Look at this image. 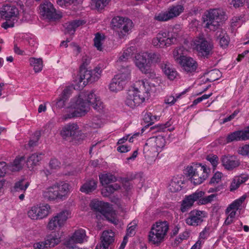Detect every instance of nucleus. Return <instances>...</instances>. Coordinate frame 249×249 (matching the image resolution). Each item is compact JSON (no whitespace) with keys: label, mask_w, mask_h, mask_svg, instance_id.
I'll use <instances>...</instances> for the list:
<instances>
[{"label":"nucleus","mask_w":249,"mask_h":249,"mask_svg":"<svg viewBox=\"0 0 249 249\" xmlns=\"http://www.w3.org/2000/svg\"><path fill=\"white\" fill-rule=\"evenodd\" d=\"M89 104L97 111H100L104 108L103 102L95 94L93 90L80 92L77 96L71 99V107L74 110L68 114L66 119L85 115L90 109Z\"/></svg>","instance_id":"f257e3e1"},{"label":"nucleus","mask_w":249,"mask_h":249,"mask_svg":"<svg viewBox=\"0 0 249 249\" xmlns=\"http://www.w3.org/2000/svg\"><path fill=\"white\" fill-rule=\"evenodd\" d=\"M151 90V87L147 82L143 80L137 81L127 92L125 105L131 108L139 106L149 97Z\"/></svg>","instance_id":"f03ea898"},{"label":"nucleus","mask_w":249,"mask_h":249,"mask_svg":"<svg viewBox=\"0 0 249 249\" xmlns=\"http://www.w3.org/2000/svg\"><path fill=\"white\" fill-rule=\"evenodd\" d=\"M70 192V185L65 182L56 183L43 192V197L50 201L64 200Z\"/></svg>","instance_id":"7ed1b4c3"},{"label":"nucleus","mask_w":249,"mask_h":249,"mask_svg":"<svg viewBox=\"0 0 249 249\" xmlns=\"http://www.w3.org/2000/svg\"><path fill=\"white\" fill-rule=\"evenodd\" d=\"M169 230V224L166 221H159L151 227L148 234L149 243L156 246L162 243Z\"/></svg>","instance_id":"20e7f679"},{"label":"nucleus","mask_w":249,"mask_h":249,"mask_svg":"<svg viewBox=\"0 0 249 249\" xmlns=\"http://www.w3.org/2000/svg\"><path fill=\"white\" fill-rule=\"evenodd\" d=\"M227 19L225 12L219 9H211L205 15L203 21L205 27L212 31L218 28L220 23Z\"/></svg>","instance_id":"39448f33"},{"label":"nucleus","mask_w":249,"mask_h":249,"mask_svg":"<svg viewBox=\"0 0 249 249\" xmlns=\"http://www.w3.org/2000/svg\"><path fill=\"white\" fill-rule=\"evenodd\" d=\"M204 194V192L197 190L194 193L186 196L183 200L181 204V211L182 212H186L193 205L195 201L198 200L199 204H206L211 202L216 196L215 195L212 194L209 196L202 197Z\"/></svg>","instance_id":"423d86ee"},{"label":"nucleus","mask_w":249,"mask_h":249,"mask_svg":"<svg viewBox=\"0 0 249 249\" xmlns=\"http://www.w3.org/2000/svg\"><path fill=\"white\" fill-rule=\"evenodd\" d=\"M210 169L206 166H190L186 168V175L194 185L201 184L208 177Z\"/></svg>","instance_id":"0eeeda50"},{"label":"nucleus","mask_w":249,"mask_h":249,"mask_svg":"<svg viewBox=\"0 0 249 249\" xmlns=\"http://www.w3.org/2000/svg\"><path fill=\"white\" fill-rule=\"evenodd\" d=\"M111 24L114 30H118L119 37L124 38L133 27V23L130 19L122 17H116L111 20Z\"/></svg>","instance_id":"6e6552de"},{"label":"nucleus","mask_w":249,"mask_h":249,"mask_svg":"<svg viewBox=\"0 0 249 249\" xmlns=\"http://www.w3.org/2000/svg\"><path fill=\"white\" fill-rule=\"evenodd\" d=\"M178 35L176 33L160 32L152 40L153 45L157 48H164L176 43Z\"/></svg>","instance_id":"1a4fd4ad"},{"label":"nucleus","mask_w":249,"mask_h":249,"mask_svg":"<svg viewBox=\"0 0 249 249\" xmlns=\"http://www.w3.org/2000/svg\"><path fill=\"white\" fill-rule=\"evenodd\" d=\"M194 45L199 54L208 58L213 54V45L210 39H207L203 36L197 37L194 40Z\"/></svg>","instance_id":"9d476101"},{"label":"nucleus","mask_w":249,"mask_h":249,"mask_svg":"<svg viewBox=\"0 0 249 249\" xmlns=\"http://www.w3.org/2000/svg\"><path fill=\"white\" fill-rule=\"evenodd\" d=\"M130 71L126 68L124 71L116 74L109 85L111 91L117 92L122 90L129 79Z\"/></svg>","instance_id":"9b49d317"},{"label":"nucleus","mask_w":249,"mask_h":249,"mask_svg":"<svg viewBox=\"0 0 249 249\" xmlns=\"http://www.w3.org/2000/svg\"><path fill=\"white\" fill-rule=\"evenodd\" d=\"M40 13L45 19L52 20L59 19L62 17L60 12H57L53 4L48 1H45L39 7Z\"/></svg>","instance_id":"f8f14e48"},{"label":"nucleus","mask_w":249,"mask_h":249,"mask_svg":"<svg viewBox=\"0 0 249 249\" xmlns=\"http://www.w3.org/2000/svg\"><path fill=\"white\" fill-rule=\"evenodd\" d=\"M184 8L182 5L177 4L170 6L168 11L155 16V19L160 21H165L178 16L183 12Z\"/></svg>","instance_id":"ddd939ff"},{"label":"nucleus","mask_w":249,"mask_h":249,"mask_svg":"<svg viewBox=\"0 0 249 249\" xmlns=\"http://www.w3.org/2000/svg\"><path fill=\"white\" fill-rule=\"evenodd\" d=\"M69 215V211H62L52 217L47 225V228L51 231L60 229L66 223Z\"/></svg>","instance_id":"4468645a"},{"label":"nucleus","mask_w":249,"mask_h":249,"mask_svg":"<svg viewBox=\"0 0 249 249\" xmlns=\"http://www.w3.org/2000/svg\"><path fill=\"white\" fill-rule=\"evenodd\" d=\"M135 64L139 70L145 74L151 72L150 65L147 60V53H138L135 57Z\"/></svg>","instance_id":"2eb2a0df"},{"label":"nucleus","mask_w":249,"mask_h":249,"mask_svg":"<svg viewBox=\"0 0 249 249\" xmlns=\"http://www.w3.org/2000/svg\"><path fill=\"white\" fill-rule=\"evenodd\" d=\"M1 17L6 20L12 18H18L19 15V11L14 5L6 4L2 6L0 10Z\"/></svg>","instance_id":"dca6fc26"},{"label":"nucleus","mask_w":249,"mask_h":249,"mask_svg":"<svg viewBox=\"0 0 249 249\" xmlns=\"http://www.w3.org/2000/svg\"><path fill=\"white\" fill-rule=\"evenodd\" d=\"M80 133V131L78 126L74 123L66 125L61 131V135L63 137H71L75 141L79 140L78 136Z\"/></svg>","instance_id":"f3484780"},{"label":"nucleus","mask_w":249,"mask_h":249,"mask_svg":"<svg viewBox=\"0 0 249 249\" xmlns=\"http://www.w3.org/2000/svg\"><path fill=\"white\" fill-rule=\"evenodd\" d=\"M204 213L200 211H193L189 213V216L186 219V223L193 226L200 225L203 221Z\"/></svg>","instance_id":"a211bd4d"},{"label":"nucleus","mask_w":249,"mask_h":249,"mask_svg":"<svg viewBox=\"0 0 249 249\" xmlns=\"http://www.w3.org/2000/svg\"><path fill=\"white\" fill-rule=\"evenodd\" d=\"M71 94V89L68 88H65L59 97L53 102V105L56 108L61 109L66 106V102L68 101Z\"/></svg>","instance_id":"6ab92c4d"},{"label":"nucleus","mask_w":249,"mask_h":249,"mask_svg":"<svg viewBox=\"0 0 249 249\" xmlns=\"http://www.w3.org/2000/svg\"><path fill=\"white\" fill-rule=\"evenodd\" d=\"M222 163L225 169L232 170L239 166V160L234 156H225L222 159Z\"/></svg>","instance_id":"aec40b11"},{"label":"nucleus","mask_w":249,"mask_h":249,"mask_svg":"<svg viewBox=\"0 0 249 249\" xmlns=\"http://www.w3.org/2000/svg\"><path fill=\"white\" fill-rule=\"evenodd\" d=\"M100 249H108V247L114 241V233L112 231H105L101 238Z\"/></svg>","instance_id":"412c9836"},{"label":"nucleus","mask_w":249,"mask_h":249,"mask_svg":"<svg viewBox=\"0 0 249 249\" xmlns=\"http://www.w3.org/2000/svg\"><path fill=\"white\" fill-rule=\"evenodd\" d=\"M86 236L85 231L79 229L76 231L67 241L68 246H71L75 243H82Z\"/></svg>","instance_id":"4be33fe9"},{"label":"nucleus","mask_w":249,"mask_h":249,"mask_svg":"<svg viewBox=\"0 0 249 249\" xmlns=\"http://www.w3.org/2000/svg\"><path fill=\"white\" fill-rule=\"evenodd\" d=\"M178 64L183 69L188 72H192L196 71L197 68V63L192 58L185 57Z\"/></svg>","instance_id":"5701e85b"},{"label":"nucleus","mask_w":249,"mask_h":249,"mask_svg":"<svg viewBox=\"0 0 249 249\" xmlns=\"http://www.w3.org/2000/svg\"><path fill=\"white\" fill-rule=\"evenodd\" d=\"M109 205V203L104 202L97 200H93L91 201L90 206L92 210L103 213Z\"/></svg>","instance_id":"b1692460"},{"label":"nucleus","mask_w":249,"mask_h":249,"mask_svg":"<svg viewBox=\"0 0 249 249\" xmlns=\"http://www.w3.org/2000/svg\"><path fill=\"white\" fill-rule=\"evenodd\" d=\"M245 135L244 130L235 131L228 135L226 142L229 143L233 141H245Z\"/></svg>","instance_id":"393cba45"},{"label":"nucleus","mask_w":249,"mask_h":249,"mask_svg":"<svg viewBox=\"0 0 249 249\" xmlns=\"http://www.w3.org/2000/svg\"><path fill=\"white\" fill-rule=\"evenodd\" d=\"M216 36L221 47L225 48L228 46L230 38L225 31L221 29H219L216 33Z\"/></svg>","instance_id":"a878e982"},{"label":"nucleus","mask_w":249,"mask_h":249,"mask_svg":"<svg viewBox=\"0 0 249 249\" xmlns=\"http://www.w3.org/2000/svg\"><path fill=\"white\" fill-rule=\"evenodd\" d=\"M85 23V22L84 20H73L68 23H66L64 25L66 33L69 34H73L76 29Z\"/></svg>","instance_id":"bb28decb"},{"label":"nucleus","mask_w":249,"mask_h":249,"mask_svg":"<svg viewBox=\"0 0 249 249\" xmlns=\"http://www.w3.org/2000/svg\"><path fill=\"white\" fill-rule=\"evenodd\" d=\"M42 156L41 153H34L30 156L26 160L28 167L33 168L39 165V161L42 160Z\"/></svg>","instance_id":"cd10ccee"},{"label":"nucleus","mask_w":249,"mask_h":249,"mask_svg":"<svg viewBox=\"0 0 249 249\" xmlns=\"http://www.w3.org/2000/svg\"><path fill=\"white\" fill-rule=\"evenodd\" d=\"M102 214L106 218L107 220L110 222L117 225L118 223V220L116 218V214L115 212L113 211L110 205L107 207V209Z\"/></svg>","instance_id":"c85d7f7f"},{"label":"nucleus","mask_w":249,"mask_h":249,"mask_svg":"<svg viewBox=\"0 0 249 249\" xmlns=\"http://www.w3.org/2000/svg\"><path fill=\"white\" fill-rule=\"evenodd\" d=\"M25 158L24 156L17 157L13 162L8 166L9 170L12 172L18 171L22 169L23 162Z\"/></svg>","instance_id":"c756f323"},{"label":"nucleus","mask_w":249,"mask_h":249,"mask_svg":"<svg viewBox=\"0 0 249 249\" xmlns=\"http://www.w3.org/2000/svg\"><path fill=\"white\" fill-rule=\"evenodd\" d=\"M91 71L86 69H80L79 82H83V85H86L88 83H91Z\"/></svg>","instance_id":"7c9ffc66"},{"label":"nucleus","mask_w":249,"mask_h":249,"mask_svg":"<svg viewBox=\"0 0 249 249\" xmlns=\"http://www.w3.org/2000/svg\"><path fill=\"white\" fill-rule=\"evenodd\" d=\"M248 179L247 176L235 177L232 180L230 186V190L232 192L239 188L240 185L244 183Z\"/></svg>","instance_id":"2f4dec72"},{"label":"nucleus","mask_w":249,"mask_h":249,"mask_svg":"<svg viewBox=\"0 0 249 249\" xmlns=\"http://www.w3.org/2000/svg\"><path fill=\"white\" fill-rule=\"evenodd\" d=\"M162 69L165 74L171 80H173L177 77L178 75L177 71L169 64H164L162 66Z\"/></svg>","instance_id":"473e14b6"},{"label":"nucleus","mask_w":249,"mask_h":249,"mask_svg":"<svg viewBox=\"0 0 249 249\" xmlns=\"http://www.w3.org/2000/svg\"><path fill=\"white\" fill-rule=\"evenodd\" d=\"M97 188V182L90 180L85 182L80 188V191L86 194H89L94 191Z\"/></svg>","instance_id":"72a5a7b5"},{"label":"nucleus","mask_w":249,"mask_h":249,"mask_svg":"<svg viewBox=\"0 0 249 249\" xmlns=\"http://www.w3.org/2000/svg\"><path fill=\"white\" fill-rule=\"evenodd\" d=\"M29 184L30 183L28 181L24 183V179L21 178L15 182L12 191L13 192H23L24 193Z\"/></svg>","instance_id":"f704fd0d"},{"label":"nucleus","mask_w":249,"mask_h":249,"mask_svg":"<svg viewBox=\"0 0 249 249\" xmlns=\"http://www.w3.org/2000/svg\"><path fill=\"white\" fill-rule=\"evenodd\" d=\"M246 196L244 195L239 198L234 200L231 203L226 209V212L229 213L231 210H238L241 209V206L243 202L245 201Z\"/></svg>","instance_id":"c9c22d12"},{"label":"nucleus","mask_w":249,"mask_h":249,"mask_svg":"<svg viewBox=\"0 0 249 249\" xmlns=\"http://www.w3.org/2000/svg\"><path fill=\"white\" fill-rule=\"evenodd\" d=\"M48 248L53 247L60 242V239L55 233L48 235L45 239Z\"/></svg>","instance_id":"e433bc0d"},{"label":"nucleus","mask_w":249,"mask_h":249,"mask_svg":"<svg viewBox=\"0 0 249 249\" xmlns=\"http://www.w3.org/2000/svg\"><path fill=\"white\" fill-rule=\"evenodd\" d=\"M36 208H37V216H38V219H42L48 215L49 211L50 209V207L49 205L46 204L40 206L36 205Z\"/></svg>","instance_id":"4c0bfd02"},{"label":"nucleus","mask_w":249,"mask_h":249,"mask_svg":"<svg viewBox=\"0 0 249 249\" xmlns=\"http://www.w3.org/2000/svg\"><path fill=\"white\" fill-rule=\"evenodd\" d=\"M207 76L206 81L210 82L218 80L221 76V72L217 69L212 70L207 73H205Z\"/></svg>","instance_id":"58836bf2"},{"label":"nucleus","mask_w":249,"mask_h":249,"mask_svg":"<svg viewBox=\"0 0 249 249\" xmlns=\"http://www.w3.org/2000/svg\"><path fill=\"white\" fill-rule=\"evenodd\" d=\"M185 49L183 47H179L176 48L173 53V55L175 60L177 63L182 62V60L185 57L184 52Z\"/></svg>","instance_id":"ea45409f"},{"label":"nucleus","mask_w":249,"mask_h":249,"mask_svg":"<svg viewBox=\"0 0 249 249\" xmlns=\"http://www.w3.org/2000/svg\"><path fill=\"white\" fill-rule=\"evenodd\" d=\"M100 181L103 185H108L116 181V177L111 174H103L99 176Z\"/></svg>","instance_id":"a19ab883"},{"label":"nucleus","mask_w":249,"mask_h":249,"mask_svg":"<svg viewBox=\"0 0 249 249\" xmlns=\"http://www.w3.org/2000/svg\"><path fill=\"white\" fill-rule=\"evenodd\" d=\"M29 61L30 65L34 67V70L36 72L40 71L43 67V61L41 58H35L32 57L30 58Z\"/></svg>","instance_id":"79ce46f5"},{"label":"nucleus","mask_w":249,"mask_h":249,"mask_svg":"<svg viewBox=\"0 0 249 249\" xmlns=\"http://www.w3.org/2000/svg\"><path fill=\"white\" fill-rule=\"evenodd\" d=\"M121 188L120 186L115 183L107 186L105 189L102 190V194L105 196H107L113 193L115 191H117Z\"/></svg>","instance_id":"37998d69"},{"label":"nucleus","mask_w":249,"mask_h":249,"mask_svg":"<svg viewBox=\"0 0 249 249\" xmlns=\"http://www.w3.org/2000/svg\"><path fill=\"white\" fill-rule=\"evenodd\" d=\"M182 184L181 180L178 179L177 178H174L169 185V190L172 192H176L179 191L181 189V184Z\"/></svg>","instance_id":"c03bdc74"},{"label":"nucleus","mask_w":249,"mask_h":249,"mask_svg":"<svg viewBox=\"0 0 249 249\" xmlns=\"http://www.w3.org/2000/svg\"><path fill=\"white\" fill-rule=\"evenodd\" d=\"M110 0H91V5L95 8L100 10L103 9L106 6Z\"/></svg>","instance_id":"a18cd8bd"},{"label":"nucleus","mask_w":249,"mask_h":249,"mask_svg":"<svg viewBox=\"0 0 249 249\" xmlns=\"http://www.w3.org/2000/svg\"><path fill=\"white\" fill-rule=\"evenodd\" d=\"M104 38V36H102L101 34L99 33L96 34L94 39V45L97 49L100 51H101L103 50L101 41L103 40Z\"/></svg>","instance_id":"49530a36"},{"label":"nucleus","mask_w":249,"mask_h":249,"mask_svg":"<svg viewBox=\"0 0 249 249\" xmlns=\"http://www.w3.org/2000/svg\"><path fill=\"white\" fill-rule=\"evenodd\" d=\"M91 71V83L97 81L101 77L102 70L100 67H96Z\"/></svg>","instance_id":"de8ad7c7"},{"label":"nucleus","mask_w":249,"mask_h":249,"mask_svg":"<svg viewBox=\"0 0 249 249\" xmlns=\"http://www.w3.org/2000/svg\"><path fill=\"white\" fill-rule=\"evenodd\" d=\"M164 139L162 137H156L155 139V144L154 146H152L151 147V150H153L154 151V154L153 156H155L156 154L157 151L155 149V147L161 148L164 146Z\"/></svg>","instance_id":"09e8293b"},{"label":"nucleus","mask_w":249,"mask_h":249,"mask_svg":"<svg viewBox=\"0 0 249 249\" xmlns=\"http://www.w3.org/2000/svg\"><path fill=\"white\" fill-rule=\"evenodd\" d=\"M132 55V50L131 48H128L125 50L123 54L119 57V61L120 62L126 61L129 58H131Z\"/></svg>","instance_id":"8fccbe9b"},{"label":"nucleus","mask_w":249,"mask_h":249,"mask_svg":"<svg viewBox=\"0 0 249 249\" xmlns=\"http://www.w3.org/2000/svg\"><path fill=\"white\" fill-rule=\"evenodd\" d=\"M147 58L152 62L159 63L162 59V57L160 54L157 53H147Z\"/></svg>","instance_id":"3c124183"},{"label":"nucleus","mask_w":249,"mask_h":249,"mask_svg":"<svg viewBox=\"0 0 249 249\" xmlns=\"http://www.w3.org/2000/svg\"><path fill=\"white\" fill-rule=\"evenodd\" d=\"M238 152L240 155L247 156L249 158V143L240 147L238 148Z\"/></svg>","instance_id":"603ef678"},{"label":"nucleus","mask_w":249,"mask_h":249,"mask_svg":"<svg viewBox=\"0 0 249 249\" xmlns=\"http://www.w3.org/2000/svg\"><path fill=\"white\" fill-rule=\"evenodd\" d=\"M222 174L220 172H217L215 173L213 177L211 178L210 181V184H215L218 183L221 180Z\"/></svg>","instance_id":"864d4df0"},{"label":"nucleus","mask_w":249,"mask_h":249,"mask_svg":"<svg viewBox=\"0 0 249 249\" xmlns=\"http://www.w3.org/2000/svg\"><path fill=\"white\" fill-rule=\"evenodd\" d=\"M37 208L36 206H34L28 212V216L33 220H37L38 217L37 216V213L36 212Z\"/></svg>","instance_id":"5fc2aeb1"},{"label":"nucleus","mask_w":249,"mask_h":249,"mask_svg":"<svg viewBox=\"0 0 249 249\" xmlns=\"http://www.w3.org/2000/svg\"><path fill=\"white\" fill-rule=\"evenodd\" d=\"M206 159L209 161L213 167L216 166L218 163V157L215 155H209L207 156Z\"/></svg>","instance_id":"6e6d98bb"},{"label":"nucleus","mask_w":249,"mask_h":249,"mask_svg":"<svg viewBox=\"0 0 249 249\" xmlns=\"http://www.w3.org/2000/svg\"><path fill=\"white\" fill-rule=\"evenodd\" d=\"M47 244L45 240L43 241L36 242L34 244L33 247L35 249H46L48 248Z\"/></svg>","instance_id":"4d7b16f0"},{"label":"nucleus","mask_w":249,"mask_h":249,"mask_svg":"<svg viewBox=\"0 0 249 249\" xmlns=\"http://www.w3.org/2000/svg\"><path fill=\"white\" fill-rule=\"evenodd\" d=\"M82 63L80 67V69H86L87 66L90 63V58L87 55L84 56L82 57Z\"/></svg>","instance_id":"13d9d810"},{"label":"nucleus","mask_w":249,"mask_h":249,"mask_svg":"<svg viewBox=\"0 0 249 249\" xmlns=\"http://www.w3.org/2000/svg\"><path fill=\"white\" fill-rule=\"evenodd\" d=\"M241 23V18L239 17H234L231 20V26L232 27L240 26Z\"/></svg>","instance_id":"bf43d9fd"},{"label":"nucleus","mask_w":249,"mask_h":249,"mask_svg":"<svg viewBox=\"0 0 249 249\" xmlns=\"http://www.w3.org/2000/svg\"><path fill=\"white\" fill-rule=\"evenodd\" d=\"M60 164V162L56 159H52L49 163L50 167L54 169L59 167Z\"/></svg>","instance_id":"052dcab7"},{"label":"nucleus","mask_w":249,"mask_h":249,"mask_svg":"<svg viewBox=\"0 0 249 249\" xmlns=\"http://www.w3.org/2000/svg\"><path fill=\"white\" fill-rule=\"evenodd\" d=\"M245 2V0H232L230 4L234 8H237L242 6Z\"/></svg>","instance_id":"680f3d73"},{"label":"nucleus","mask_w":249,"mask_h":249,"mask_svg":"<svg viewBox=\"0 0 249 249\" xmlns=\"http://www.w3.org/2000/svg\"><path fill=\"white\" fill-rule=\"evenodd\" d=\"M7 167L4 162H0V177L4 176L6 174Z\"/></svg>","instance_id":"e2e57ef3"},{"label":"nucleus","mask_w":249,"mask_h":249,"mask_svg":"<svg viewBox=\"0 0 249 249\" xmlns=\"http://www.w3.org/2000/svg\"><path fill=\"white\" fill-rule=\"evenodd\" d=\"M180 94L177 96L175 98L174 96H170L165 99V103L170 105H173L177 101V99L179 98Z\"/></svg>","instance_id":"0e129e2a"},{"label":"nucleus","mask_w":249,"mask_h":249,"mask_svg":"<svg viewBox=\"0 0 249 249\" xmlns=\"http://www.w3.org/2000/svg\"><path fill=\"white\" fill-rule=\"evenodd\" d=\"M152 117L153 116L151 113H146L144 115L143 119L145 122L150 123V124H152L153 123Z\"/></svg>","instance_id":"69168bd1"},{"label":"nucleus","mask_w":249,"mask_h":249,"mask_svg":"<svg viewBox=\"0 0 249 249\" xmlns=\"http://www.w3.org/2000/svg\"><path fill=\"white\" fill-rule=\"evenodd\" d=\"M77 0H57V3L60 6L66 5L67 4L70 5L73 3Z\"/></svg>","instance_id":"338daca9"},{"label":"nucleus","mask_w":249,"mask_h":249,"mask_svg":"<svg viewBox=\"0 0 249 249\" xmlns=\"http://www.w3.org/2000/svg\"><path fill=\"white\" fill-rule=\"evenodd\" d=\"M71 46L73 48V51L75 53V55H77L81 53V48L79 46H78L75 43H71Z\"/></svg>","instance_id":"774afa93"}]
</instances>
